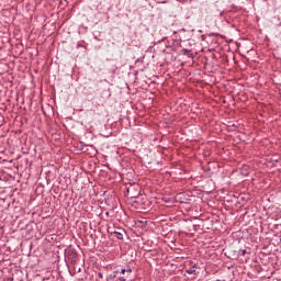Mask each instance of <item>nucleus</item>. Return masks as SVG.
<instances>
[{
    "instance_id": "f257e3e1",
    "label": "nucleus",
    "mask_w": 281,
    "mask_h": 281,
    "mask_svg": "<svg viewBox=\"0 0 281 281\" xmlns=\"http://www.w3.org/2000/svg\"><path fill=\"white\" fill-rule=\"evenodd\" d=\"M198 269H199V267H196V265H194L187 270V273L189 276H196V273H199V271H196Z\"/></svg>"
},
{
    "instance_id": "f03ea898",
    "label": "nucleus",
    "mask_w": 281,
    "mask_h": 281,
    "mask_svg": "<svg viewBox=\"0 0 281 281\" xmlns=\"http://www.w3.org/2000/svg\"><path fill=\"white\" fill-rule=\"evenodd\" d=\"M125 273H126V276L125 277H119V280L126 281L128 276H131V273H133V269H131V268L125 269Z\"/></svg>"
},
{
    "instance_id": "7ed1b4c3",
    "label": "nucleus",
    "mask_w": 281,
    "mask_h": 281,
    "mask_svg": "<svg viewBox=\"0 0 281 281\" xmlns=\"http://www.w3.org/2000/svg\"><path fill=\"white\" fill-rule=\"evenodd\" d=\"M114 236H115V238H117V240L124 239V234H122L121 232L115 231Z\"/></svg>"
},
{
    "instance_id": "20e7f679",
    "label": "nucleus",
    "mask_w": 281,
    "mask_h": 281,
    "mask_svg": "<svg viewBox=\"0 0 281 281\" xmlns=\"http://www.w3.org/2000/svg\"><path fill=\"white\" fill-rule=\"evenodd\" d=\"M182 54H183V56H188V54H190V49L183 48Z\"/></svg>"
},
{
    "instance_id": "39448f33",
    "label": "nucleus",
    "mask_w": 281,
    "mask_h": 281,
    "mask_svg": "<svg viewBox=\"0 0 281 281\" xmlns=\"http://www.w3.org/2000/svg\"><path fill=\"white\" fill-rule=\"evenodd\" d=\"M117 273H120V271L116 270V272L114 274H110V279L113 280V279L117 278Z\"/></svg>"
},
{
    "instance_id": "423d86ee",
    "label": "nucleus",
    "mask_w": 281,
    "mask_h": 281,
    "mask_svg": "<svg viewBox=\"0 0 281 281\" xmlns=\"http://www.w3.org/2000/svg\"><path fill=\"white\" fill-rule=\"evenodd\" d=\"M120 273H121L122 276H126V269H122V270L120 271Z\"/></svg>"
},
{
    "instance_id": "0eeeda50",
    "label": "nucleus",
    "mask_w": 281,
    "mask_h": 281,
    "mask_svg": "<svg viewBox=\"0 0 281 281\" xmlns=\"http://www.w3.org/2000/svg\"><path fill=\"white\" fill-rule=\"evenodd\" d=\"M98 278H100L102 280V278H104V274H102V272H99Z\"/></svg>"
},
{
    "instance_id": "6e6552de",
    "label": "nucleus",
    "mask_w": 281,
    "mask_h": 281,
    "mask_svg": "<svg viewBox=\"0 0 281 281\" xmlns=\"http://www.w3.org/2000/svg\"><path fill=\"white\" fill-rule=\"evenodd\" d=\"M241 252V256H245V254H247L246 249L239 250Z\"/></svg>"
},
{
    "instance_id": "1a4fd4ad",
    "label": "nucleus",
    "mask_w": 281,
    "mask_h": 281,
    "mask_svg": "<svg viewBox=\"0 0 281 281\" xmlns=\"http://www.w3.org/2000/svg\"><path fill=\"white\" fill-rule=\"evenodd\" d=\"M108 97L111 98V92H108Z\"/></svg>"
},
{
    "instance_id": "9d476101",
    "label": "nucleus",
    "mask_w": 281,
    "mask_h": 281,
    "mask_svg": "<svg viewBox=\"0 0 281 281\" xmlns=\"http://www.w3.org/2000/svg\"><path fill=\"white\" fill-rule=\"evenodd\" d=\"M161 3H168V1L165 0V1H162Z\"/></svg>"
}]
</instances>
